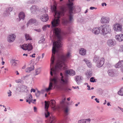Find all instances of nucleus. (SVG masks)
Here are the masks:
<instances>
[{
  "mask_svg": "<svg viewBox=\"0 0 123 123\" xmlns=\"http://www.w3.org/2000/svg\"><path fill=\"white\" fill-rule=\"evenodd\" d=\"M34 30L37 31L38 32H41V30L40 29H34Z\"/></svg>",
  "mask_w": 123,
  "mask_h": 123,
  "instance_id": "8fccbe9b",
  "label": "nucleus"
},
{
  "mask_svg": "<svg viewBox=\"0 0 123 123\" xmlns=\"http://www.w3.org/2000/svg\"><path fill=\"white\" fill-rule=\"evenodd\" d=\"M49 19V16L47 14H43L40 17L41 20L43 22L47 21Z\"/></svg>",
  "mask_w": 123,
  "mask_h": 123,
  "instance_id": "f8f14e48",
  "label": "nucleus"
},
{
  "mask_svg": "<svg viewBox=\"0 0 123 123\" xmlns=\"http://www.w3.org/2000/svg\"><path fill=\"white\" fill-rule=\"evenodd\" d=\"M119 50L120 51L123 52V45L120 46Z\"/></svg>",
  "mask_w": 123,
  "mask_h": 123,
  "instance_id": "09e8293b",
  "label": "nucleus"
},
{
  "mask_svg": "<svg viewBox=\"0 0 123 123\" xmlns=\"http://www.w3.org/2000/svg\"><path fill=\"white\" fill-rule=\"evenodd\" d=\"M47 25H46L43 26L42 28L43 30L45 31L46 30V28L47 27Z\"/></svg>",
  "mask_w": 123,
  "mask_h": 123,
  "instance_id": "603ef678",
  "label": "nucleus"
},
{
  "mask_svg": "<svg viewBox=\"0 0 123 123\" xmlns=\"http://www.w3.org/2000/svg\"><path fill=\"white\" fill-rule=\"evenodd\" d=\"M86 75L88 77H90L92 75V73L90 71H87L86 74Z\"/></svg>",
  "mask_w": 123,
  "mask_h": 123,
  "instance_id": "c9c22d12",
  "label": "nucleus"
},
{
  "mask_svg": "<svg viewBox=\"0 0 123 123\" xmlns=\"http://www.w3.org/2000/svg\"><path fill=\"white\" fill-rule=\"evenodd\" d=\"M87 87L88 88L87 89L88 90H91L90 87L89 85H87Z\"/></svg>",
  "mask_w": 123,
  "mask_h": 123,
  "instance_id": "680f3d73",
  "label": "nucleus"
},
{
  "mask_svg": "<svg viewBox=\"0 0 123 123\" xmlns=\"http://www.w3.org/2000/svg\"><path fill=\"white\" fill-rule=\"evenodd\" d=\"M60 75L61 76L59 80L60 83L63 85L67 84L68 81V78L65 76L64 77L62 73H60Z\"/></svg>",
  "mask_w": 123,
  "mask_h": 123,
  "instance_id": "423d86ee",
  "label": "nucleus"
},
{
  "mask_svg": "<svg viewBox=\"0 0 123 123\" xmlns=\"http://www.w3.org/2000/svg\"><path fill=\"white\" fill-rule=\"evenodd\" d=\"M108 73L109 75L110 76L113 77L114 75V72L113 70L112 69L109 70Z\"/></svg>",
  "mask_w": 123,
  "mask_h": 123,
  "instance_id": "c756f323",
  "label": "nucleus"
},
{
  "mask_svg": "<svg viewBox=\"0 0 123 123\" xmlns=\"http://www.w3.org/2000/svg\"><path fill=\"white\" fill-rule=\"evenodd\" d=\"M48 9L47 7H44L41 9V12L45 13L46 14L47 13Z\"/></svg>",
  "mask_w": 123,
  "mask_h": 123,
  "instance_id": "f704fd0d",
  "label": "nucleus"
},
{
  "mask_svg": "<svg viewBox=\"0 0 123 123\" xmlns=\"http://www.w3.org/2000/svg\"><path fill=\"white\" fill-rule=\"evenodd\" d=\"M114 30L115 31H120L122 29V26L118 23H116L113 26Z\"/></svg>",
  "mask_w": 123,
  "mask_h": 123,
  "instance_id": "9d476101",
  "label": "nucleus"
},
{
  "mask_svg": "<svg viewBox=\"0 0 123 123\" xmlns=\"http://www.w3.org/2000/svg\"><path fill=\"white\" fill-rule=\"evenodd\" d=\"M35 55V53L33 54V55H31V57L33 58H34L35 57L34 55Z\"/></svg>",
  "mask_w": 123,
  "mask_h": 123,
  "instance_id": "69168bd1",
  "label": "nucleus"
},
{
  "mask_svg": "<svg viewBox=\"0 0 123 123\" xmlns=\"http://www.w3.org/2000/svg\"><path fill=\"white\" fill-rule=\"evenodd\" d=\"M53 32L57 38L56 41L54 42L52 49V54L51 59L50 74L52 76L53 74L57 75V73L59 70H65L67 68V67L65 63L67 62L68 59L71 56V54L68 52L65 56L62 55H59L58 62L54 67L53 64L55 60V53L58 54L59 53V48L62 46L63 36L61 33V29L58 28L54 29Z\"/></svg>",
  "mask_w": 123,
  "mask_h": 123,
  "instance_id": "f257e3e1",
  "label": "nucleus"
},
{
  "mask_svg": "<svg viewBox=\"0 0 123 123\" xmlns=\"http://www.w3.org/2000/svg\"><path fill=\"white\" fill-rule=\"evenodd\" d=\"M90 120V119H81L78 121V123H89Z\"/></svg>",
  "mask_w": 123,
  "mask_h": 123,
  "instance_id": "4be33fe9",
  "label": "nucleus"
},
{
  "mask_svg": "<svg viewBox=\"0 0 123 123\" xmlns=\"http://www.w3.org/2000/svg\"><path fill=\"white\" fill-rule=\"evenodd\" d=\"M109 18H108L102 17L101 20V22L102 23H107L109 21Z\"/></svg>",
  "mask_w": 123,
  "mask_h": 123,
  "instance_id": "f3484780",
  "label": "nucleus"
},
{
  "mask_svg": "<svg viewBox=\"0 0 123 123\" xmlns=\"http://www.w3.org/2000/svg\"><path fill=\"white\" fill-rule=\"evenodd\" d=\"M20 46V48L24 50H27L28 51L31 50L33 48L31 44L30 43L24 44Z\"/></svg>",
  "mask_w": 123,
  "mask_h": 123,
  "instance_id": "0eeeda50",
  "label": "nucleus"
},
{
  "mask_svg": "<svg viewBox=\"0 0 123 123\" xmlns=\"http://www.w3.org/2000/svg\"><path fill=\"white\" fill-rule=\"evenodd\" d=\"M99 29L104 35L110 33L111 32L110 27L108 25L105 24L102 25L99 27Z\"/></svg>",
  "mask_w": 123,
  "mask_h": 123,
  "instance_id": "39448f33",
  "label": "nucleus"
},
{
  "mask_svg": "<svg viewBox=\"0 0 123 123\" xmlns=\"http://www.w3.org/2000/svg\"><path fill=\"white\" fill-rule=\"evenodd\" d=\"M34 66H32L31 67L27 68L25 70V71L27 73H29L34 69Z\"/></svg>",
  "mask_w": 123,
  "mask_h": 123,
  "instance_id": "c85d7f7f",
  "label": "nucleus"
},
{
  "mask_svg": "<svg viewBox=\"0 0 123 123\" xmlns=\"http://www.w3.org/2000/svg\"><path fill=\"white\" fill-rule=\"evenodd\" d=\"M27 98L29 100H32V96L31 94H29L27 96Z\"/></svg>",
  "mask_w": 123,
  "mask_h": 123,
  "instance_id": "a19ab883",
  "label": "nucleus"
},
{
  "mask_svg": "<svg viewBox=\"0 0 123 123\" xmlns=\"http://www.w3.org/2000/svg\"><path fill=\"white\" fill-rule=\"evenodd\" d=\"M90 80V81L92 82H96L95 80L94 79L93 77L91 78Z\"/></svg>",
  "mask_w": 123,
  "mask_h": 123,
  "instance_id": "79ce46f5",
  "label": "nucleus"
},
{
  "mask_svg": "<svg viewBox=\"0 0 123 123\" xmlns=\"http://www.w3.org/2000/svg\"><path fill=\"white\" fill-rule=\"evenodd\" d=\"M41 71V69L40 68H39L37 69H36V75H37L39 74L40 73Z\"/></svg>",
  "mask_w": 123,
  "mask_h": 123,
  "instance_id": "58836bf2",
  "label": "nucleus"
},
{
  "mask_svg": "<svg viewBox=\"0 0 123 123\" xmlns=\"http://www.w3.org/2000/svg\"><path fill=\"white\" fill-rule=\"evenodd\" d=\"M118 94L120 95L123 96V88H121L118 92Z\"/></svg>",
  "mask_w": 123,
  "mask_h": 123,
  "instance_id": "4c0bfd02",
  "label": "nucleus"
},
{
  "mask_svg": "<svg viewBox=\"0 0 123 123\" xmlns=\"http://www.w3.org/2000/svg\"><path fill=\"white\" fill-rule=\"evenodd\" d=\"M86 50L83 48H81L79 50V53L81 55H84L86 53Z\"/></svg>",
  "mask_w": 123,
  "mask_h": 123,
  "instance_id": "b1692460",
  "label": "nucleus"
},
{
  "mask_svg": "<svg viewBox=\"0 0 123 123\" xmlns=\"http://www.w3.org/2000/svg\"><path fill=\"white\" fill-rule=\"evenodd\" d=\"M100 31V30L99 29V28L95 27L92 29V32L95 34H98L99 33Z\"/></svg>",
  "mask_w": 123,
  "mask_h": 123,
  "instance_id": "6ab92c4d",
  "label": "nucleus"
},
{
  "mask_svg": "<svg viewBox=\"0 0 123 123\" xmlns=\"http://www.w3.org/2000/svg\"><path fill=\"white\" fill-rule=\"evenodd\" d=\"M37 109V108L36 107L34 106V110L35 112L36 111Z\"/></svg>",
  "mask_w": 123,
  "mask_h": 123,
  "instance_id": "e2e57ef3",
  "label": "nucleus"
},
{
  "mask_svg": "<svg viewBox=\"0 0 123 123\" xmlns=\"http://www.w3.org/2000/svg\"><path fill=\"white\" fill-rule=\"evenodd\" d=\"M41 93V92L38 90H37V92L35 93V95L37 97H38L39 96Z\"/></svg>",
  "mask_w": 123,
  "mask_h": 123,
  "instance_id": "e433bc0d",
  "label": "nucleus"
},
{
  "mask_svg": "<svg viewBox=\"0 0 123 123\" xmlns=\"http://www.w3.org/2000/svg\"><path fill=\"white\" fill-rule=\"evenodd\" d=\"M26 102H28L29 104H30L31 101L30 100H29L27 99L26 100Z\"/></svg>",
  "mask_w": 123,
  "mask_h": 123,
  "instance_id": "bf43d9fd",
  "label": "nucleus"
},
{
  "mask_svg": "<svg viewBox=\"0 0 123 123\" xmlns=\"http://www.w3.org/2000/svg\"><path fill=\"white\" fill-rule=\"evenodd\" d=\"M118 107L119 109L120 110L122 111V112H123V108L119 106H118Z\"/></svg>",
  "mask_w": 123,
  "mask_h": 123,
  "instance_id": "4d7b16f0",
  "label": "nucleus"
},
{
  "mask_svg": "<svg viewBox=\"0 0 123 123\" xmlns=\"http://www.w3.org/2000/svg\"><path fill=\"white\" fill-rule=\"evenodd\" d=\"M16 37V36L15 34H11L8 36L7 41L9 43L12 42L15 40Z\"/></svg>",
  "mask_w": 123,
  "mask_h": 123,
  "instance_id": "1a4fd4ad",
  "label": "nucleus"
},
{
  "mask_svg": "<svg viewBox=\"0 0 123 123\" xmlns=\"http://www.w3.org/2000/svg\"><path fill=\"white\" fill-rule=\"evenodd\" d=\"M64 111L65 115L67 116L68 114V107L67 106L64 108Z\"/></svg>",
  "mask_w": 123,
  "mask_h": 123,
  "instance_id": "7c9ffc66",
  "label": "nucleus"
},
{
  "mask_svg": "<svg viewBox=\"0 0 123 123\" xmlns=\"http://www.w3.org/2000/svg\"><path fill=\"white\" fill-rule=\"evenodd\" d=\"M94 9H97V8L93 7H91L90 8V9L91 10H92Z\"/></svg>",
  "mask_w": 123,
  "mask_h": 123,
  "instance_id": "864d4df0",
  "label": "nucleus"
},
{
  "mask_svg": "<svg viewBox=\"0 0 123 123\" xmlns=\"http://www.w3.org/2000/svg\"><path fill=\"white\" fill-rule=\"evenodd\" d=\"M13 9L12 7H9L7 8L4 11V14L6 16H8L10 14V12H11Z\"/></svg>",
  "mask_w": 123,
  "mask_h": 123,
  "instance_id": "4468645a",
  "label": "nucleus"
},
{
  "mask_svg": "<svg viewBox=\"0 0 123 123\" xmlns=\"http://www.w3.org/2000/svg\"><path fill=\"white\" fill-rule=\"evenodd\" d=\"M95 100L96 101V102H97L98 103H99V100L97 98H96L95 99Z\"/></svg>",
  "mask_w": 123,
  "mask_h": 123,
  "instance_id": "13d9d810",
  "label": "nucleus"
},
{
  "mask_svg": "<svg viewBox=\"0 0 123 123\" xmlns=\"http://www.w3.org/2000/svg\"><path fill=\"white\" fill-rule=\"evenodd\" d=\"M50 113H49L48 111H46L45 113V115L46 117H48L49 116V115Z\"/></svg>",
  "mask_w": 123,
  "mask_h": 123,
  "instance_id": "c03bdc74",
  "label": "nucleus"
},
{
  "mask_svg": "<svg viewBox=\"0 0 123 123\" xmlns=\"http://www.w3.org/2000/svg\"><path fill=\"white\" fill-rule=\"evenodd\" d=\"M65 73L67 74H68L72 76L74 75L75 74V71L72 69L66 70L65 71Z\"/></svg>",
  "mask_w": 123,
  "mask_h": 123,
  "instance_id": "2eb2a0df",
  "label": "nucleus"
},
{
  "mask_svg": "<svg viewBox=\"0 0 123 123\" xmlns=\"http://www.w3.org/2000/svg\"><path fill=\"white\" fill-rule=\"evenodd\" d=\"M104 61V58H100L97 55H95L93 59V62L96 63L97 67L99 68L101 67L103 65Z\"/></svg>",
  "mask_w": 123,
  "mask_h": 123,
  "instance_id": "20e7f679",
  "label": "nucleus"
},
{
  "mask_svg": "<svg viewBox=\"0 0 123 123\" xmlns=\"http://www.w3.org/2000/svg\"><path fill=\"white\" fill-rule=\"evenodd\" d=\"M34 0H33L30 1V2L31 4H33L34 3Z\"/></svg>",
  "mask_w": 123,
  "mask_h": 123,
  "instance_id": "0e129e2a",
  "label": "nucleus"
},
{
  "mask_svg": "<svg viewBox=\"0 0 123 123\" xmlns=\"http://www.w3.org/2000/svg\"><path fill=\"white\" fill-rule=\"evenodd\" d=\"M54 78H50V82H49V85L48 88H46L45 90H42L41 91V93H43L45 91L47 92H48L50 90L52 89V88L53 87V85L52 82H53L55 85H56L57 84V75H56L55 74H54Z\"/></svg>",
  "mask_w": 123,
  "mask_h": 123,
  "instance_id": "7ed1b4c3",
  "label": "nucleus"
},
{
  "mask_svg": "<svg viewBox=\"0 0 123 123\" xmlns=\"http://www.w3.org/2000/svg\"><path fill=\"white\" fill-rule=\"evenodd\" d=\"M19 62V61L15 59L11 60L10 61V63L13 66H16L17 64Z\"/></svg>",
  "mask_w": 123,
  "mask_h": 123,
  "instance_id": "5701e85b",
  "label": "nucleus"
},
{
  "mask_svg": "<svg viewBox=\"0 0 123 123\" xmlns=\"http://www.w3.org/2000/svg\"><path fill=\"white\" fill-rule=\"evenodd\" d=\"M115 38L117 41L121 42L123 41V34H121L116 36Z\"/></svg>",
  "mask_w": 123,
  "mask_h": 123,
  "instance_id": "a211bd4d",
  "label": "nucleus"
},
{
  "mask_svg": "<svg viewBox=\"0 0 123 123\" xmlns=\"http://www.w3.org/2000/svg\"><path fill=\"white\" fill-rule=\"evenodd\" d=\"M73 3L72 6V7L73 8V12L74 11V13H75L77 12H80L81 10V9L80 7H78V6H73Z\"/></svg>",
  "mask_w": 123,
  "mask_h": 123,
  "instance_id": "dca6fc26",
  "label": "nucleus"
},
{
  "mask_svg": "<svg viewBox=\"0 0 123 123\" xmlns=\"http://www.w3.org/2000/svg\"><path fill=\"white\" fill-rule=\"evenodd\" d=\"M12 92L10 90H9L7 92V93L8 94V96L10 97V96H11L12 95Z\"/></svg>",
  "mask_w": 123,
  "mask_h": 123,
  "instance_id": "49530a36",
  "label": "nucleus"
},
{
  "mask_svg": "<svg viewBox=\"0 0 123 123\" xmlns=\"http://www.w3.org/2000/svg\"><path fill=\"white\" fill-rule=\"evenodd\" d=\"M29 79V75H26L25 76H24L23 77V79L24 80H27Z\"/></svg>",
  "mask_w": 123,
  "mask_h": 123,
  "instance_id": "37998d69",
  "label": "nucleus"
},
{
  "mask_svg": "<svg viewBox=\"0 0 123 123\" xmlns=\"http://www.w3.org/2000/svg\"><path fill=\"white\" fill-rule=\"evenodd\" d=\"M25 37L26 39V40H32V38H31L29 34H25Z\"/></svg>",
  "mask_w": 123,
  "mask_h": 123,
  "instance_id": "2f4dec72",
  "label": "nucleus"
},
{
  "mask_svg": "<svg viewBox=\"0 0 123 123\" xmlns=\"http://www.w3.org/2000/svg\"><path fill=\"white\" fill-rule=\"evenodd\" d=\"M25 17V13L23 12H20L19 14V18L17 19V21L19 22L20 21L21 19L24 20Z\"/></svg>",
  "mask_w": 123,
  "mask_h": 123,
  "instance_id": "ddd939ff",
  "label": "nucleus"
},
{
  "mask_svg": "<svg viewBox=\"0 0 123 123\" xmlns=\"http://www.w3.org/2000/svg\"><path fill=\"white\" fill-rule=\"evenodd\" d=\"M123 65V61H119L115 66V67L116 68H119Z\"/></svg>",
  "mask_w": 123,
  "mask_h": 123,
  "instance_id": "393cba45",
  "label": "nucleus"
},
{
  "mask_svg": "<svg viewBox=\"0 0 123 123\" xmlns=\"http://www.w3.org/2000/svg\"><path fill=\"white\" fill-rule=\"evenodd\" d=\"M48 122V123H55V117L53 116L50 117L49 119Z\"/></svg>",
  "mask_w": 123,
  "mask_h": 123,
  "instance_id": "cd10ccee",
  "label": "nucleus"
},
{
  "mask_svg": "<svg viewBox=\"0 0 123 123\" xmlns=\"http://www.w3.org/2000/svg\"><path fill=\"white\" fill-rule=\"evenodd\" d=\"M121 70L122 72H123V66L121 68Z\"/></svg>",
  "mask_w": 123,
  "mask_h": 123,
  "instance_id": "774afa93",
  "label": "nucleus"
},
{
  "mask_svg": "<svg viewBox=\"0 0 123 123\" xmlns=\"http://www.w3.org/2000/svg\"><path fill=\"white\" fill-rule=\"evenodd\" d=\"M37 22V20L34 18H31L29 20L27 23V25L28 26L29 25L34 24Z\"/></svg>",
  "mask_w": 123,
  "mask_h": 123,
  "instance_id": "412c9836",
  "label": "nucleus"
},
{
  "mask_svg": "<svg viewBox=\"0 0 123 123\" xmlns=\"http://www.w3.org/2000/svg\"><path fill=\"white\" fill-rule=\"evenodd\" d=\"M45 39L44 38V37H42L40 38V40L38 41L39 43H43L45 41Z\"/></svg>",
  "mask_w": 123,
  "mask_h": 123,
  "instance_id": "72a5a7b5",
  "label": "nucleus"
},
{
  "mask_svg": "<svg viewBox=\"0 0 123 123\" xmlns=\"http://www.w3.org/2000/svg\"><path fill=\"white\" fill-rule=\"evenodd\" d=\"M0 118H4V119H3V121L4 120V119L6 118V117H5V116L4 115L1 114L0 115Z\"/></svg>",
  "mask_w": 123,
  "mask_h": 123,
  "instance_id": "3c124183",
  "label": "nucleus"
},
{
  "mask_svg": "<svg viewBox=\"0 0 123 123\" xmlns=\"http://www.w3.org/2000/svg\"><path fill=\"white\" fill-rule=\"evenodd\" d=\"M36 90L35 89L33 88H32L31 90V92H35Z\"/></svg>",
  "mask_w": 123,
  "mask_h": 123,
  "instance_id": "5fc2aeb1",
  "label": "nucleus"
},
{
  "mask_svg": "<svg viewBox=\"0 0 123 123\" xmlns=\"http://www.w3.org/2000/svg\"><path fill=\"white\" fill-rule=\"evenodd\" d=\"M102 6H104V5L105 6H106L107 5L105 3H102Z\"/></svg>",
  "mask_w": 123,
  "mask_h": 123,
  "instance_id": "6e6d98bb",
  "label": "nucleus"
},
{
  "mask_svg": "<svg viewBox=\"0 0 123 123\" xmlns=\"http://www.w3.org/2000/svg\"><path fill=\"white\" fill-rule=\"evenodd\" d=\"M15 81L16 83H22V81L20 79L16 80Z\"/></svg>",
  "mask_w": 123,
  "mask_h": 123,
  "instance_id": "a18cd8bd",
  "label": "nucleus"
},
{
  "mask_svg": "<svg viewBox=\"0 0 123 123\" xmlns=\"http://www.w3.org/2000/svg\"><path fill=\"white\" fill-rule=\"evenodd\" d=\"M72 87L73 88H74V89H77V88L78 89H79V87L78 86H77V87H76V86L74 87V86H73Z\"/></svg>",
  "mask_w": 123,
  "mask_h": 123,
  "instance_id": "052dcab7",
  "label": "nucleus"
},
{
  "mask_svg": "<svg viewBox=\"0 0 123 123\" xmlns=\"http://www.w3.org/2000/svg\"><path fill=\"white\" fill-rule=\"evenodd\" d=\"M44 53H43L42 54V58H43V57H44Z\"/></svg>",
  "mask_w": 123,
  "mask_h": 123,
  "instance_id": "338daca9",
  "label": "nucleus"
},
{
  "mask_svg": "<svg viewBox=\"0 0 123 123\" xmlns=\"http://www.w3.org/2000/svg\"><path fill=\"white\" fill-rule=\"evenodd\" d=\"M66 100V98H64V99H63L61 101H60L61 103L62 104H64Z\"/></svg>",
  "mask_w": 123,
  "mask_h": 123,
  "instance_id": "de8ad7c7",
  "label": "nucleus"
},
{
  "mask_svg": "<svg viewBox=\"0 0 123 123\" xmlns=\"http://www.w3.org/2000/svg\"><path fill=\"white\" fill-rule=\"evenodd\" d=\"M107 45L110 47H112L116 44V41L115 40L113 39H110L108 40L107 41Z\"/></svg>",
  "mask_w": 123,
  "mask_h": 123,
  "instance_id": "9b49d317",
  "label": "nucleus"
},
{
  "mask_svg": "<svg viewBox=\"0 0 123 123\" xmlns=\"http://www.w3.org/2000/svg\"><path fill=\"white\" fill-rule=\"evenodd\" d=\"M45 108L46 109H48L49 105V103L46 101H45Z\"/></svg>",
  "mask_w": 123,
  "mask_h": 123,
  "instance_id": "473e14b6",
  "label": "nucleus"
},
{
  "mask_svg": "<svg viewBox=\"0 0 123 123\" xmlns=\"http://www.w3.org/2000/svg\"><path fill=\"white\" fill-rule=\"evenodd\" d=\"M74 0H68V3L67 4V6L69 9V15L68 16L66 19L63 20V23L65 25L69 23H73L74 21L73 15L72 14V13H74L73 12V8L72 7Z\"/></svg>",
  "mask_w": 123,
  "mask_h": 123,
  "instance_id": "f03ea898",
  "label": "nucleus"
},
{
  "mask_svg": "<svg viewBox=\"0 0 123 123\" xmlns=\"http://www.w3.org/2000/svg\"><path fill=\"white\" fill-rule=\"evenodd\" d=\"M55 101L54 100H51L50 103V106L54 109H55Z\"/></svg>",
  "mask_w": 123,
  "mask_h": 123,
  "instance_id": "bb28decb",
  "label": "nucleus"
},
{
  "mask_svg": "<svg viewBox=\"0 0 123 123\" xmlns=\"http://www.w3.org/2000/svg\"><path fill=\"white\" fill-rule=\"evenodd\" d=\"M84 61L85 62L88 67L90 68L92 67V64L91 62L90 61L86 59H84Z\"/></svg>",
  "mask_w": 123,
  "mask_h": 123,
  "instance_id": "a878e982",
  "label": "nucleus"
},
{
  "mask_svg": "<svg viewBox=\"0 0 123 123\" xmlns=\"http://www.w3.org/2000/svg\"><path fill=\"white\" fill-rule=\"evenodd\" d=\"M30 10L31 13L34 14H36L39 11V7L36 5L32 6L30 8Z\"/></svg>",
  "mask_w": 123,
  "mask_h": 123,
  "instance_id": "6e6552de",
  "label": "nucleus"
},
{
  "mask_svg": "<svg viewBox=\"0 0 123 123\" xmlns=\"http://www.w3.org/2000/svg\"><path fill=\"white\" fill-rule=\"evenodd\" d=\"M82 80L81 77L80 76H77L75 77V80L78 84L81 83V81Z\"/></svg>",
  "mask_w": 123,
  "mask_h": 123,
  "instance_id": "aec40b11",
  "label": "nucleus"
},
{
  "mask_svg": "<svg viewBox=\"0 0 123 123\" xmlns=\"http://www.w3.org/2000/svg\"><path fill=\"white\" fill-rule=\"evenodd\" d=\"M65 117V119L62 120L59 123H66V120H67L68 117Z\"/></svg>",
  "mask_w": 123,
  "mask_h": 123,
  "instance_id": "ea45409f",
  "label": "nucleus"
}]
</instances>
